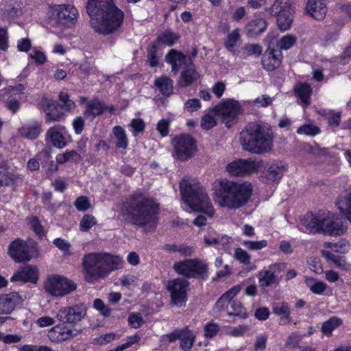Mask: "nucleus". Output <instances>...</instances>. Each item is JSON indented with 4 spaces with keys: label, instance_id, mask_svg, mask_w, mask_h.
I'll use <instances>...</instances> for the list:
<instances>
[{
    "label": "nucleus",
    "instance_id": "f257e3e1",
    "mask_svg": "<svg viewBox=\"0 0 351 351\" xmlns=\"http://www.w3.org/2000/svg\"><path fill=\"white\" fill-rule=\"evenodd\" d=\"M86 10L90 17L91 27L100 34H111L123 23L124 13L115 5L114 0H88Z\"/></svg>",
    "mask_w": 351,
    "mask_h": 351
},
{
    "label": "nucleus",
    "instance_id": "f03ea898",
    "mask_svg": "<svg viewBox=\"0 0 351 351\" xmlns=\"http://www.w3.org/2000/svg\"><path fill=\"white\" fill-rule=\"evenodd\" d=\"M121 212L131 224L143 228L156 224L160 205L154 199L143 197L142 193H134L123 202Z\"/></svg>",
    "mask_w": 351,
    "mask_h": 351
},
{
    "label": "nucleus",
    "instance_id": "7ed1b4c3",
    "mask_svg": "<svg viewBox=\"0 0 351 351\" xmlns=\"http://www.w3.org/2000/svg\"><path fill=\"white\" fill-rule=\"evenodd\" d=\"M213 199L222 208L238 209L245 205L252 193L250 183L235 182L221 178L213 184Z\"/></svg>",
    "mask_w": 351,
    "mask_h": 351
},
{
    "label": "nucleus",
    "instance_id": "20e7f679",
    "mask_svg": "<svg viewBox=\"0 0 351 351\" xmlns=\"http://www.w3.org/2000/svg\"><path fill=\"white\" fill-rule=\"evenodd\" d=\"M123 260L119 256L108 252H90L82 258L84 279L88 283L106 278L112 271L122 267Z\"/></svg>",
    "mask_w": 351,
    "mask_h": 351
},
{
    "label": "nucleus",
    "instance_id": "39448f33",
    "mask_svg": "<svg viewBox=\"0 0 351 351\" xmlns=\"http://www.w3.org/2000/svg\"><path fill=\"white\" fill-rule=\"evenodd\" d=\"M274 133L269 125L250 122L240 132V143L243 149L252 154L269 152L273 147Z\"/></svg>",
    "mask_w": 351,
    "mask_h": 351
},
{
    "label": "nucleus",
    "instance_id": "423d86ee",
    "mask_svg": "<svg viewBox=\"0 0 351 351\" xmlns=\"http://www.w3.org/2000/svg\"><path fill=\"white\" fill-rule=\"evenodd\" d=\"M179 186L184 204L193 211L204 213L210 217L214 216L215 210L206 188L199 182L182 179Z\"/></svg>",
    "mask_w": 351,
    "mask_h": 351
},
{
    "label": "nucleus",
    "instance_id": "0eeeda50",
    "mask_svg": "<svg viewBox=\"0 0 351 351\" xmlns=\"http://www.w3.org/2000/svg\"><path fill=\"white\" fill-rule=\"evenodd\" d=\"M173 269L178 274L186 278H195L205 281L208 277L207 263L199 258H189L176 262Z\"/></svg>",
    "mask_w": 351,
    "mask_h": 351
},
{
    "label": "nucleus",
    "instance_id": "6e6552de",
    "mask_svg": "<svg viewBox=\"0 0 351 351\" xmlns=\"http://www.w3.org/2000/svg\"><path fill=\"white\" fill-rule=\"evenodd\" d=\"M213 111L216 115L221 117L226 127L230 128L238 122L239 116L242 114L243 108L238 101L226 99L216 105Z\"/></svg>",
    "mask_w": 351,
    "mask_h": 351
},
{
    "label": "nucleus",
    "instance_id": "1a4fd4ad",
    "mask_svg": "<svg viewBox=\"0 0 351 351\" xmlns=\"http://www.w3.org/2000/svg\"><path fill=\"white\" fill-rule=\"evenodd\" d=\"M38 252V247L36 242L32 241L29 244L20 238L12 241L8 249V255L18 263L29 261Z\"/></svg>",
    "mask_w": 351,
    "mask_h": 351
},
{
    "label": "nucleus",
    "instance_id": "9d476101",
    "mask_svg": "<svg viewBox=\"0 0 351 351\" xmlns=\"http://www.w3.org/2000/svg\"><path fill=\"white\" fill-rule=\"evenodd\" d=\"M44 289L52 296L62 297L74 291L77 289V285L66 277L54 274L49 276L45 281Z\"/></svg>",
    "mask_w": 351,
    "mask_h": 351
},
{
    "label": "nucleus",
    "instance_id": "9b49d317",
    "mask_svg": "<svg viewBox=\"0 0 351 351\" xmlns=\"http://www.w3.org/2000/svg\"><path fill=\"white\" fill-rule=\"evenodd\" d=\"M269 12L271 16L276 17L277 25L281 31H287L291 27L294 9L289 0H276Z\"/></svg>",
    "mask_w": 351,
    "mask_h": 351
},
{
    "label": "nucleus",
    "instance_id": "f8f14e48",
    "mask_svg": "<svg viewBox=\"0 0 351 351\" xmlns=\"http://www.w3.org/2000/svg\"><path fill=\"white\" fill-rule=\"evenodd\" d=\"M174 156L180 161H186L191 158L197 151L195 138L189 134H181L172 141Z\"/></svg>",
    "mask_w": 351,
    "mask_h": 351
},
{
    "label": "nucleus",
    "instance_id": "ddd939ff",
    "mask_svg": "<svg viewBox=\"0 0 351 351\" xmlns=\"http://www.w3.org/2000/svg\"><path fill=\"white\" fill-rule=\"evenodd\" d=\"M189 282L182 278H176L168 282L167 289L170 293L171 305L178 307L186 306L188 300L187 290Z\"/></svg>",
    "mask_w": 351,
    "mask_h": 351
},
{
    "label": "nucleus",
    "instance_id": "4468645a",
    "mask_svg": "<svg viewBox=\"0 0 351 351\" xmlns=\"http://www.w3.org/2000/svg\"><path fill=\"white\" fill-rule=\"evenodd\" d=\"M262 161L249 159H237L228 164L226 171L233 176H243L258 171L261 167Z\"/></svg>",
    "mask_w": 351,
    "mask_h": 351
},
{
    "label": "nucleus",
    "instance_id": "2eb2a0df",
    "mask_svg": "<svg viewBox=\"0 0 351 351\" xmlns=\"http://www.w3.org/2000/svg\"><path fill=\"white\" fill-rule=\"evenodd\" d=\"M163 338L170 343L179 339L180 349L183 351H190L194 345L196 337L189 326H184L165 335Z\"/></svg>",
    "mask_w": 351,
    "mask_h": 351
},
{
    "label": "nucleus",
    "instance_id": "dca6fc26",
    "mask_svg": "<svg viewBox=\"0 0 351 351\" xmlns=\"http://www.w3.org/2000/svg\"><path fill=\"white\" fill-rule=\"evenodd\" d=\"M197 49L195 47L193 48L191 53L187 57L182 51L176 49H171L167 53L165 60L171 65L172 72L176 73L182 65L195 66L193 60L197 56Z\"/></svg>",
    "mask_w": 351,
    "mask_h": 351
},
{
    "label": "nucleus",
    "instance_id": "f3484780",
    "mask_svg": "<svg viewBox=\"0 0 351 351\" xmlns=\"http://www.w3.org/2000/svg\"><path fill=\"white\" fill-rule=\"evenodd\" d=\"M53 10L56 12V23L59 25L71 27L77 21L78 11L73 5H56Z\"/></svg>",
    "mask_w": 351,
    "mask_h": 351
},
{
    "label": "nucleus",
    "instance_id": "a211bd4d",
    "mask_svg": "<svg viewBox=\"0 0 351 351\" xmlns=\"http://www.w3.org/2000/svg\"><path fill=\"white\" fill-rule=\"evenodd\" d=\"M323 221L320 234L337 237L343 234L347 230L346 222L335 215L324 217Z\"/></svg>",
    "mask_w": 351,
    "mask_h": 351
},
{
    "label": "nucleus",
    "instance_id": "6ab92c4d",
    "mask_svg": "<svg viewBox=\"0 0 351 351\" xmlns=\"http://www.w3.org/2000/svg\"><path fill=\"white\" fill-rule=\"evenodd\" d=\"M39 104L45 113L46 123L60 121L64 119V113L61 110V106L58 101L43 96Z\"/></svg>",
    "mask_w": 351,
    "mask_h": 351
},
{
    "label": "nucleus",
    "instance_id": "aec40b11",
    "mask_svg": "<svg viewBox=\"0 0 351 351\" xmlns=\"http://www.w3.org/2000/svg\"><path fill=\"white\" fill-rule=\"evenodd\" d=\"M39 279V270L36 265H25L20 267L10 278L11 282L36 284Z\"/></svg>",
    "mask_w": 351,
    "mask_h": 351
},
{
    "label": "nucleus",
    "instance_id": "412c9836",
    "mask_svg": "<svg viewBox=\"0 0 351 351\" xmlns=\"http://www.w3.org/2000/svg\"><path fill=\"white\" fill-rule=\"evenodd\" d=\"M282 60V51L276 47L269 45L263 53L261 64L265 70L273 71L280 66Z\"/></svg>",
    "mask_w": 351,
    "mask_h": 351
},
{
    "label": "nucleus",
    "instance_id": "4be33fe9",
    "mask_svg": "<svg viewBox=\"0 0 351 351\" xmlns=\"http://www.w3.org/2000/svg\"><path fill=\"white\" fill-rule=\"evenodd\" d=\"M86 315L84 308L80 305L60 308L58 313V319L64 324H75L81 321Z\"/></svg>",
    "mask_w": 351,
    "mask_h": 351
},
{
    "label": "nucleus",
    "instance_id": "5701e85b",
    "mask_svg": "<svg viewBox=\"0 0 351 351\" xmlns=\"http://www.w3.org/2000/svg\"><path fill=\"white\" fill-rule=\"evenodd\" d=\"M267 21L259 15H254L244 27L245 33L249 38H256L267 29Z\"/></svg>",
    "mask_w": 351,
    "mask_h": 351
},
{
    "label": "nucleus",
    "instance_id": "b1692460",
    "mask_svg": "<svg viewBox=\"0 0 351 351\" xmlns=\"http://www.w3.org/2000/svg\"><path fill=\"white\" fill-rule=\"evenodd\" d=\"M305 9L306 13L317 21L323 20L328 11L325 0H308Z\"/></svg>",
    "mask_w": 351,
    "mask_h": 351
},
{
    "label": "nucleus",
    "instance_id": "393cba45",
    "mask_svg": "<svg viewBox=\"0 0 351 351\" xmlns=\"http://www.w3.org/2000/svg\"><path fill=\"white\" fill-rule=\"evenodd\" d=\"M323 218L314 214L312 211L308 212L301 219L302 224L305 227L308 233L320 234L323 227Z\"/></svg>",
    "mask_w": 351,
    "mask_h": 351
},
{
    "label": "nucleus",
    "instance_id": "a878e982",
    "mask_svg": "<svg viewBox=\"0 0 351 351\" xmlns=\"http://www.w3.org/2000/svg\"><path fill=\"white\" fill-rule=\"evenodd\" d=\"M241 289L242 284H238L223 293L215 302V310L218 312L225 311L228 308V304L232 302V299L239 294Z\"/></svg>",
    "mask_w": 351,
    "mask_h": 351
},
{
    "label": "nucleus",
    "instance_id": "bb28decb",
    "mask_svg": "<svg viewBox=\"0 0 351 351\" xmlns=\"http://www.w3.org/2000/svg\"><path fill=\"white\" fill-rule=\"evenodd\" d=\"M105 111H106L105 103L95 98L87 103L84 111V116L86 119L93 121L96 117L101 115Z\"/></svg>",
    "mask_w": 351,
    "mask_h": 351
},
{
    "label": "nucleus",
    "instance_id": "cd10ccee",
    "mask_svg": "<svg viewBox=\"0 0 351 351\" xmlns=\"http://www.w3.org/2000/svg\"><path fill=\"white\" fill-rule=\"evenodd\" d=\"M73 331L63 323L53 326L49 332V339L53 342H62L73 337Z\"/></svg>",
    "mask_w": 351,
    "mask_h": 351
},
{
    "label": "nucleus",
    "instance_id": "c85d7f7f",
    "mask_svg": "<svg viewBox=\"0 0 351 351\" xmlns=\"http://www.w3.org/2000/svg\"><path fill=\"white\" fill-rule=\"evenodd\" d=\"M19 298L18 293L12 292L0 297V314H10L16 305Z\"/></svg>",
    "mask_w": 351,
    "mask_h": 351
},
{
    "label": "nucleus",
    "instance_id": "c756f323",
    "mask_svg": "<svg viewBox=\"0 0 351 351\" xmlns=\"http://www.w3.org/2000/svg\"><path fill=\"white\" fill-rule=\"evenodd\" d=\"M287 169L286 166L279 165L278 163L268 165L265 167L264 178L271 182L279 181Z\"/></svg>",
    "mask_w": 351,
    "mask_h": 351
},
{
    "label": "nucleus",
    "instance_id": "7c9ffc66",
    "mask_svg": "<svg viewBox=\"0 0 351 351\" xmlns=\"http://www.w3.org/2000/svg\"><path fill=\"white\" fill-rule=\"evenodd\" d=\"M305 284L310 291L316 295H329L332 290L323 281L317 280L312 277H306Z\"/></svg>",
    "mask_w": 351,
    "mask_h": 351
},
{
    "label": "nucleus",
    "instance_id": "2f4dec72",
    "mask_svg": "<svg viewBox=\"0 0 351 351\" xmlns=\"http://www.w3.org/2000/svg\"><path fill=\"white\" fill-rule=\"evenodd\" d=\"M185 65L186 67H184L181 72L178 83L181 88H186L191 86L197 80V73L195 66Z\"/></svg>",
    "mask_w": 351,
    "mask_h": 351
},
{
    "label": "nucleus",
    "instance_id": "473e14b6",
    "mask_svg": "<svg viewBox=\"0 0 351 351\" xmlns=\"http://www.w3.org/2000/svg\"><path fill=\"white\" fill-rule=\"evenodd\" d=\"M272 311L275 315L279 317L280 325H287L292 322L290 308L286 302L276 304L273 306Z\"/></svg>",
    "mask_w": 351,
    "mask_h": 351
},
{
    "label": "nucleus",
    "instance_id": "72a5a7b5",
    "mask_svg": "<svg viewBox=\"0 0 351 351\" xmlns=\"http://www.w3.org/2000/svg\"><path fill=\"white\" fill-rule=\"evenodd\" d=\"M322 254L327 262L333 263L337 268L343 271L351 269V265L347 262L345 256L335 255L332 252L326 250H323Z\"/></svg>",
    "mask_w": 351,
    "mask_h": 351
},
{
    "label": "nucleus",
    "instance_id": "f704fd0d",
    "mask_svg": "<svg viewBox=\"0 0 351 351\" xmlns=\"http://www.w3.org/2000/svg\"><path fill=\"white\" fill-rule=\"evenodd\" d=\"M154 85L158 88L160 93L165 97H169L173 94V82L168 76L162 75L157 77L154 80Z\"/></svg>",
    "mask_w": 351,
    "mask_h": 351
},
{
    "label": "nucleus",
    "instance_id": "c9c22d12",
    "mask_svg": "<svg viewBox=\"0 0 351 351\" xmlns=\"http://www.w3.org/2000/svg\"><path fill=\"white\" fill-rule=\"evenodd\" d=\"M180 36L176 32L167 29L157 36L154 40L159 45H164L168 47L173 46L180 39Z\"/></svg>",
    "mask_w": 351,
    "mask_h": 351
},
{
    "label": "nucleus",
    "instance_id": "e433bc0d",
    "mask_svg": "<svg viewBox=\"0 0 351 351\" xmlns=\"http://www.w3.org/2000/svg\"><path fill=\"white\" fill-rule=\"evenodd\" d=\"M46 139H49L51 144L57 148H63L66 145L65 138L62 134L58 130L57 126L51 127L48 130Z\"/></svg>",
    "mask_w": 351,
    "mask_h": 351
},
{
    "label": "nucleus",
    "instance_id": "4c0bfd02",
    "mask_svg": "<svg viewBox=\"0 0 351 351\" xmlns=\"http://www.w3.org/2000/svg\"><path fill=\"white\" fill-rule=\"evenodd\" d=\"M271 268L272 265H270L269 269H262L258 272L256 276L261 287H268L276 283V276L275 273L271 271Z\"/></svg>",
    "mask_w": 351,
    "mask_h": 351
},
{
    "label": "nucleus",
    "instance_id": "58836bf2",
    "mask_svg": "<svg viewBox=\"0 0 351 351\" xmlns=\"http://www.w3.org/2000/svg\"><path fill=\"white\" fill-rule=\"evenodd\" d=\"M312 88L311 86L304 82L296 86L295 88V95L302 101L305 107L310 105Z\"/></svg>",
    "mask_w": 351,
    "mask_h": 351
},
{
    "label": "nucleus",
    "instance_id": "ea45409f",
    "mask_svg": "<svg viewBox=\"0 0 351 351\" xmlns=\"http://www.w3.org/2000/svg\"><path fill=\"white\" fill-rule=\"evenodd\" d=\"M112 134L116 138L115 145L117 148L125 149L128 147V138L125 130L121 125L112 128Z\"/></svg>",
    "mask_w": 351,
    "mask_h": 351
},
{
    "label": "nucleus",
    "instance_id": "a19ab883",
    "mask_svg": "<svg viewBox=\"0 0 351 351\" xmlns=\"http://www.w3.org/2000/svg\"><path fill=\"white\" fill-rule=\"evenodd\" d=\"M343 324V320L337 316L330 317L323 322L321 327V332L326 337H330L334 330Z\"/></svg>",
    "mask_w": 351,
    "mask_h": 351
},
{
    "label": "nucleus",
    "instance_id": "79ce46f5",
    "mask_svg": "<svg viewBox=\"0 0 351 351\" xmlns=\"http://www.w3.org/2000/svg\"><path fill=\"white\" fill-rule=\"evenodd\" d=\"M41 126L39 123H36L33 125H25L19 128L20 134L27 139L34 140L38 138L41 132Z\"/></svg>",
    "mask_w": 351,
    "mask_h": 351
},
{
    "label": "nucleus",
    "instance_id": "37998d69",
    "mask_svg": "<svg viewBox=\"0 0 351 351\" xmlns=\"http://www.w3.org/2000/svg\"><path fill=\"white\" fill-rule=\"evenodd\" d=\"M336 205L340 213L351 223V191L342 199H338Z\"/></svg>",
    "mask_w": 351,
    "mask_h": 351
},
{
    "label": "nucleus",
    "instance_id": "c03bdc74",
    "mask_svg": "<svg viewBox=\"0 0 351 351\" xmlns=\"http://www.w3.org/2000/svg\"><path fill=\"white\" fill-rule=\"evenodd\" d=\"M234 258L240 263L248 265L246 268L247 271H254L256 269L254 264H251V256L243 249L238 247L235 250Z\"/></svg>",
    "mask_w": 351,
    "mask_h": 351
},
{
    "label": "nucleus",
    "instance_id": "a18cd8bd",
    "mask_svg": "<svg viewBox=\"0 0 351 351\" xmlns=\"http://www.w3.org/2000/svg\"><path fill=\"white\" fill-rule=\"evenodd\" d=\"M230 307L232 309V311L228 312V315L238 317L242 319H247L249 317L246 308L243 306L241 302L238 300H232L230 302Z\"/></svg>",
    "mask_w": 351,
    "mask_h": 351
},
{
    "label": "nucleus",
    "instance_id": "49530a36",
    "mask_svg": "<svg viewBox=\"0 0 351 351\" xmlns=\"http://www.w3.org/2000/svg\"><path fill=\"white\" fill-rule=\"evenodd\" d=\"M241 40V35L239 34V29H234L232 32L229 33L226 39L224 42V46L226 49L232 53L235 52V47L239 41Z\"/></svg>",
    "mask_w": 351,
    "mask_h": 351
},
{
    "label": "nucleus",
    "instance_id": "de8ad7c7",
    "mask_svg": "<svg viewBox=\"0 0 351 351\" xmlns=\"http://www.w3.org/2000/svg\"><path fill=\"white\" fill-rule=\"evenodd\" d=\"M145 123L141 118H134L131 120L128 128H131L132 136L136 137L139 134L144 132L145 130Z\"/></svg>",
    "mask_w": 351,
    "mask_h": 351
},
{
    "label": "nucleus",
    "instance_id": "09e8293b",
    "mask_svg": "<svg viewBox=\"0 0 351 351\" xmlns=\"http://www.w3.org/2000/svg\"><path fill=\"white\" fill-rule=\"evenodd\" d=\"M296 43V38L291 34L283 36L278 42L276 48L282 50H287L294 45Z\"/></svg>",
    "mask_w": 351,
    "mask_h": 351
},
{
    "label": "nucleus",
    "instance_id": "8fccbe9b",
    "mask_svg": "<svg viewBox=\"0 0 351 351\" xmlns=\"http://www.w3.org/2000/svg\"><path fill=\"white\" fill-rule=\"evenodd\" d=\"M220 330V326L211 320L204 326V335L206 339H212L215 337Z\"/></svg>",
    "mask_w": 351,
    "mask_h": 351
},
{
    "label": "nucleus",
    "instance_id": "3c124183",
    "mask_svg": "<svg viewBox=\"0 0 351 351\" xmlns=\"http://www.w3.org/2000/svg\"><path fill=\"white\" fill-rule=\"evenodd\" d=\"M96 223V218L93 215L86 214L80 220V230L82 232H88Z\"/></svg>",
    "mask_w": 351,
    "mask_h": 351
},
{
    "label": "nucleus",
    "instance_id": "603ef678",
    "mask_svg": "<svg viewBox=\"0 0 351 351\" xmlns=\"http://www.w3.org/2000/svg\"><path fill=\"white\" fill-rule=\"evenodd\" d=\"M29 224L32 230L40 239H42L45 236L46 232H45L44 228L37 216L32 217L29 220Z\"/></svg>",
    "mask_w": 351,
    "mask_h": 351
},
{
    "label": "nucleus",
    "instance_id": "864d4df0",
    "mask_svg": "<svg viewBox=\"0 0 351 351\" xmlns=\"http://www.w3.org/2000/svg\"><path fill=\"white\" fill-rule=\"evenodd\" d=\"M163 249L169 252H179L182 255H190L191 253V248L185 245L166 244Z\"/></svg>",
    "mask_w": 351,
    "mask_h": 351
},
{
    "label": "nucleus",
    "instance_id": "5fc2aeb1",
    "mask_svg": "<svg viewBox=\"0 0 351 351\" xmlns=\"http://www.w3.org/2000/svg\"><path fill=\"white\" fill-rule=\"evenodd\" d=\"M320 132L321 130L318 126L311 123L302 125L297 130V133L299 134H305L312 136H314Z\"/></svg>",
    "mask_w": 351,
    "mask_h": 351
},
{
    "label": "nucleus",
    "instance_id": "6e6d98bb",
    "mask_svg": "<svg viewBox=\"0 0 351 351\" xmlns=\"http://www.w3.org/2000/svg\"><path fill=\"white\" fill-rule=\"evenodd\" d=\"M20 96L17 94L8 96L5 101V107L12 113H16L20 108Z\"/></svg>",
    "mask_w": 351,
    "mask_h": 351
},
{
    "label": "nucleus",
    "instance_id": "4d7b16f0",
    "mask_svg": "<svg viewBox=\"0 0 351 351\" xmlns=\"http://www.w3.org/2000/svg\"><path fill=\"white\" fill-rule=\"evenodd\" d=\"M328 247L333 252L339 253H346L350 247V243L348 240L341 239L336 243H330Z\"/></svg>",
    "mask_w": 351,
    "mask_h": 351
},
{
    "label": "nucleus",
    "instance_id": "13d9d810",
    "mask_svg": "<svg viewBox=\"0 0 351 351\" xmlns=\"http://www.w3.org/2000/svg\"><path fill=\"white\" fill-rule=\"evenodd\" d=\"M93 307L104 317H109L111 313V308L106 306L101 299H95L93 302Z\"/></svg>",
    "mask_w": 351,
    "mask_h": 351
},
{
    "label": "nucleus",
    "instance_id": "bf43d9fd",
    "mask_svg": "<svg viewBox=\"0 0 351 351\" xmlns=\"http://www.w3.org/2000/svg\"><path fill=\"white\" fill-rule=\"evenodd\" d=\"M74 206L79 211H86L90 207V203L87 197L81 195L76 198Z\"/></svg>",
    "mask_w": 351,
    "mask_h": 351
},
{
    "label": "nucleus",
    "instance_id": "052dcab7",
    "mask_svg": "<svg viewBox=\"0 0 351 351\" xmlns=\"http://www.w3.org/2000/svg\"><path fill=\"white\" fill-rule=\"evenodd\" d=\"M73 157H76L77 160L80 159V155L76 151H67L64 154H58L56 156V160L58 163L63 164L71 160Z\"/></svg>",
    "mask_w": 351,
    "mask_h": 351
},
{
    "label": "nucleus",
    "instance_id": "680f3d73",
    "mask_svg": "<svg viewBox=\"0 0 351 351\" xmlns=\"http://www.w3.org/2000/svg\"><path fill=\"white\" fill-rule=\"evenodd\" d=\"M216 125L217 121L211 114H206L201 119V126L203 129L210 130Z\"/></svg>",
    "mask_w": 351,
    "mask_h": 351
},
{
    "label": "nucleus",
    "instance_id": "e2e57ef3",
    "mask_svg": "<svg viewBox=\"0 0 351 351\" xmlns=\"http://www.w3.org/2000/svg\"><path fill=\"white\" fill-rule=\"evenodd\" d=\"M201 107V102L197 98L189 99L184 103V109L189 112L197 111Z\"/></svg>",
    "mask_w": 351,
    "mask_h": 351
},
{
    "label": "nucleus",
    "instance_id": "0e129e2a",
    "mask_svg": "<svg viewBox=\"0 0 351 351\" xmlns=\"http://www.w3.org/2000/svg\"><path fill=\"white\" fill-rule=\"evenodd\" d=\"M244 245L250 250H258L265 247L267 245L266 240L261 241H246L243 243Z\"/></svg>",
    "mask_w": 351,
    "mask_h": 351
},
{
    "label": "nucleus",
    "instance_id": "69168bd1",
    "mask_svg": "<svg viewBox=\"0 0 351 351\" xmlns=\"http://www.w3.org/2000/svg\"><path fill=\"white\" fill-rule=\"evenodd\" d=\"M128 324L134 328H138L143 324V317L139 313H133L128 317Z\"/></svg>",
    "mask_w": 351,
    "mask_h": 351
},
{
    "label": "nucleus",
    "instance_id": "338daca9",
    "mask_svg": "<svg viewBox=\"0 0 351 351\" xmlns=\"http://www.w3.org/2000/svg\"><path fill=\"white\" fill-rule=\"evenodd\" d=\"M244 49L248 56H259L263 52V48L259 44H247L244 46Z\"/></svg>",
    "mask_w": 351,
    "mask_h": 351
},
{
    "label": "nucleus",
    "instance_id": "774afa93",
    "mask_svg": "<svg viewBox=\"0 0 351 351\" xmlns=\"http://www.w3.org/2000/svg\"><path fill=\"white\" fill-rule=\"evenodd\" d=\"M115 339L114 332L106 333L96 337L94 341L98 345H106L112 342Z\"/></svg>",
    "mask_w": 351,
    "mask_h": 351
}]
</instances>
